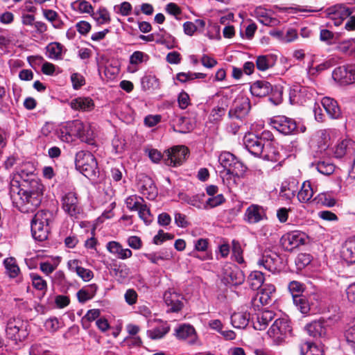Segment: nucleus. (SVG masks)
<instances>
[{"mask_svg": "<svg viewBox=\"0 0 355 355\" xmlns=\"http://www.w3.org/2000/svg\"><path fill=\"white\" fill-rule=\"evenodd\" d=\"M316 169L321 174L329 175L334 173L335 166L329 161H319L316 164Z\"/></svg>", "mask_w": 355, "mask_h": 355, "instance_id": "obj_44", "label": "nucleus"}, {"mask_svg": "<svg viewBox=\"0 0 355 355\" xmlns=\"http://www.w3.org/2000/svg\"><path fill=\"white\" fill-rule=\"evenodd\" d=\"M174 335L179 340H187L190 345L196 344L198 342L196 331L190 324H180L175 329Z\"/></svg>", "mask_w": 355, "mask_h": 355, "instance_id": "obj_20", "label": "nucleus"}, {"mask_svg": "<svg viewBox=\"0 0 355 355\" xmlns=\"http://www.w3.org/2000/svg\"><path fill=\"white\" fill-rule=\"evenodd\" d=\"M70 270L76 272L84 282H89L94 277L93 272L87 268H85L79 265V261L77 259L69 260L67 263Z\"/></svg>", "mask_w": 355, "mask_h": 355, "instance_id": "obj_29", "label": "nucleus"}, {"mask_svg": "<svg viewBox=\"0 0 355 355\" xmlns=\"http://www.w3.org/2000/svg\"><path fill=\"white\" fill-rule=\"evenodd\" d=\"M293 302L302 313L306 314L309 312L310 306L305 297L296 295L294 296Z\"/></svg>", "mask_w": 355, "mask_h": 355, "instance_id": "obj_42", "label": "nucleus"}, {"mask_svg": "<svg viewBox=\"0 0 355 355\" xmlns=\"http://www.w3.org/2000/svg\"><path fill=\"white\" fill-rule=\"evenodd\" d=\"M62 207L64 211L71 217L77 218L82 211L76 193L73 192H69L62 197Z\"/></svg>", "mask_w": 355, "mask_h": 355, "instance_id": "obj_13", "label": "nucleus"}, {"mask_svg": "<svg viewBox=\"0 0 355 355\" xmlns=\"http://www.w3.org/2000/svg\"><path fill=\"white\" fill-rule=\"evenodd\" d=\"M248 281L252 290H258L264 282L263 274L260 271H252L249 275Z\"/></svg>", "mask_w": 355, "mask_h": 355, "instance_id": "obj_36", "label": "nucleus"}, {"mask_svg": "<svg viewBox=\"0 0 355 355\" xmlns=\"http://www.w3.org/2000/svg\"><path fill=\"white\" fill-rule=\"evenodd\" d=\"M26 323L19 318H10L7 323L6 334L13 340H21L26 336Z\"/></svg>", "mask_w": 355, "mask_h": 355, "instance_id": "obj_12", "label": "nucleus"}, {"mask_svg": "<svg viewBox=\"0 0 355 355\" xmlns=\"http://www.w3.org/2000/svg\"><path fill=\"white\" fill-rule=\"evenodd\" d=\"M250 110V103L248 98L243 96H237L236 98L228 112L229 118L232 121H239V123L236 125H231L234 134H236L238 131L243 120L248 114Z\"/></svg>", "mask_w": 355, "mask_h": 355, "instance_id": "obj_4", "label": "nucleus"}, {"mask_svg": "<svg viewBox=\"0 0 355 355\" xmlns=\"http://www.w3.org/2000/svg\"><path fill=\"white\" fill-rule=\"evenodd\" d=\"M322 105L331 119H338L341 115V110L336 100L330 97H324L321 101Z\"/></svg>", "mask_w": 355, "mask_h": 355, "instance_id": "obj_30", "label": "nucleus"}, {"mask_svg": "<svg viewBox=\"0 0 355 355\" xmlns=\"http://www.w3.org/2000/svg\"><path fill=\"white\" fill-rule=\"evenodd\" d=\"M76 168L85 177L92 178L98 173L95 157L89 151L80 150L76 155Z\"/></svg>", "mask_w": 355, "mask_h": 355, "instance_id": "obj_5", "label": "nucleus"}, {"mask_svg": "<svg viewBox=\"0 0 355 355\" xmlns=\"http://www.w3.org/2000/svg\"><path fill=\"white\" fill-rule=\"evenodd\" d=\"M336 158L345 157L352 164L350 176L355 178V142L351 139H345L338 144L334 150Z\"/></svg>", "mask_w": 355, "mask_h": 355, "instance_id": "obj_8", "label": "nucleus"}, {"mask_svg": "<svg viewBox=\"0 0 355 355\" xmlns=\"http://www.w3.org/2000/svg\"><path fill=\"white\" fill-rule=\"evenodd\" d=\"M125 266L117 265L116 263H114L112 266V270L113 271L114 275L116 277L125 278L128 273L126 272V269L123 268Z\"/></svg>", "mask_w": 355, "mask_h": 355, "instance_id": "obj_62", "label": "nucleus"}, {"mask_svg": "<svg viewBox=\"0 0 355 355\" xmlns=\"http://www.w3.org/2000/svg\"><path fill=\"white\" fill-rule=\"evenodd\" d=\"M84 125L85 124L79 120L68 122L64 127V130H62L61 139L69 142L73 140V136L79 138L82 131H84Z\"/></svg>", "mask_w": 355, "mask_h": 355, "instance_id": "obj_18", "label": "nucleus"}, {"mask_svg": "<svg viewBox=\"0 0 355 355\" xmlns=\"http://www.w3.org/2000/svg\"><path fill=\"white\" fill-rule=\"evenodd\" d=\"M315 190L311 185L310 181H305L302 183L297 197L298 200L302 203H309L313 202V196Z\"/></svg>", "mask_w": 355, "mask_h": 355, "instance_id": "obj_32", "label": "nucleus"}, {"mask_svg": "<svg viewBox=\"0 0 355 355\" xmlns=\"http://www.w3.org/2000/svg\"><path fill=\"white\" fill-rule=\"evenodd\" d=\"M245 276L234 264L226 263L223 268L222 282L226 285L237 286L243 284Z\"/></svg>", "mask_w": 355, "mask_h": 355, "instance_id": "obj_10", "label": "nucleus"}, {"mask_svg": "<svg viewBox=\"0 0 355 355\" xmlns=\"http://www.w3.org/2000/svg\"><path fill=\"white\" fill-rule=\"evenodd\" d=\"M263 154V159L276 162L280 159V154L274 141H267L264 145Z\"/></svg>", "mask_w": 355, "mask_h": 355, "instance_id": "obj_33", "label": "nucleus"}, {"mask_svg": "<svg viewBox=\"0 0 355 355\" xmlns=\"http://www.w3.org/2000/svg\"><path fill=\"white\" fill-rule=\"evenodd\" d=\"M274 344L283 343L286 338L292 334L291 322L287 318L276 319L267 332Z\"/></svg>", "mask_w": 355, "mask_h": 355, "instance_id": "obj_6", "label": "nucleus"}, {"mask_svg": "<svg viewBox=\"0 0 355 355\" xmlns=\"http://www.w3.org/2000/svg\"><path fill=\"white\" fill-rule=\"evenodd\" d=\"M272 64L271 58L268 55H259L256 60L257 68L260 71H266L271 67Z\"/></svg>", "mask_w": 355, "mask_h": 355, "instance_id": "obj_46", "label": "nucleus"}, {"mask_svg": "<svg viewBox=\"0 0 355 355\" xmlns=\"http://www.w3.org/2000/svg\"><path fill=\"white\" fill-rule=\"evenodd\" d=\"M279 195L287 200L295 196V191L291 188V183L284 182L280 188Z\"/></svg>", "mask_w": 355, "mask_h": 355, "instance_id": "obj_50", "label": "nucleus"}, {"mask_svg": "<svg viewBox=\"0 0 355 355\" xmlns=\"http://www.w3.org/2000/svg\"><path fill=\"white\" fill-rule=\"evenodd\" d=\"M71 80L73 87L75 89H78L85 84V80L83 76L78 73H73L71 76Z\"/></svg>", "mask_w": 355, "mask_h": 355, "instance_id": "obj_55", "label": "nucleus"}, {"mask_svg": "<svg viewBox=\"0 0 355 355\" xmlns=\"http://www.w3.org/2000/svg\"><path fill=\"white\" fill-rule=\"evenodd\" d=\"M307 89L304 87L296 85L290 90V99L293 102L302 103V98L307 95Z\"/></svg>", "mask_w": 355, "mask_h": 355, "instance_id": "obj_40", "label": "nucleus"}, {"mask_svg": "<svg viewBox=\"0 0 355 355\" xmlns=\"http://www.w3.org/2000/svg\"><path fill=\"white\" fill-rule=\"evenodd\" d=\"M106 249L109 252L121 259H126L132 255L130 249L123 248L121 243L114 241L108 242L106 245Z\"/></svg>", "mask_w": 355, "mask_h": 355, "instance_id": "obj_28", "label": "nucleus"}, {"mask_svg": "<svg viewBox=\"0 0 355 355\" xmlns=\"http://www.w3.org/2000/svg\"><path fill=\"white\" fill-rule=\"evenodd\" d=\"M305 329L307 334L313 338H322L327 334V327L324 321H313L306 324Z\"/></svg>", "mask_w": 355, "mask_h": 355, "instance_id": "obj_31", "label": "nucleus"}, {"mask_svg": "<svg viewBox=\"0 0 355 355\" xmlns=\"http://www.w3.org/2000/svg\"><path fill=\"white\" fill-rule=\"evenodd\" d=\"M273 125L275 129L284 135L304 133L306 130L303 124H297L294 119L284 116L275 119Z\"/></svg>", "mask_w": 355, "mask_h": 355, "instance_id": "obj_9", "label": "nucleus"}, {"mask_svg": "<svg viewBox=\"0 0 355 355\" xmlns=\"http://www.w3.org/2000/svg\"><path fill=\"white\" fill-rule=\"evenodd\" d=\"M35 168L31 162L24 163L17 173L13 174L11 179L16 178L19 181V180H23L22 184H28V182L31 180H37L35 178Z\"/></svg>", "mask_w": 355, "mask_h": 355, "instance_id": "obj_22", "label": "nucleus"}, {"mask_svg": "<svg viewBox=\"0 0 355 355\" xmlns=\"http://www.w3.org/2000/svg\"><path fill=\"white\" fill-rule=\"evenodd\" d=\"M161 118L159 114L148 115L144 119V124L149 128H152L160 122Z\"/></svg>", "mask_w": 355, "mask_h": 355, "instance_id": "obj_64", "label": "nucleus"}, {"mask_svg": "<svg viewBox=\"0 0 355 355\" xmlns=\"http://www.w3.org/2000/svg\"><path fill=\"white\" fill-rule=\"evenodd\" d=\"M145 257L153 263L157 264L159 261L168 260L171 258V254L166 252H159L145 254Z\"/></svg>", "mask_w": 355, "mask_h": 355, "instance_id": "obj_45", "label": "nucleus"}, {"mask_svg": "<svg viewBox=\"0 0 355 355\" xmlns=\"http://www.w3.org/2000/svg\"><path fill=\"white\" fill-rule=\"evenodd\" d=\"M264 219H267L266 211L260 205L252 204L245 211L244 220L250 224L258 223Z\"/></svg>", "mask_w": 355, "mask_h": 355, "instance_id": "obj_19", "label": "nucleus"}, {"mask_svg": "<svg viewBox=\"0 0 355 355\" xmlns=\"http://www.w3.org/2000/svg\"><path fill=\"white\" fill-rule=\"evenodd\" d=\"M189 154V149L184 146H175L168 151V158L165 159L167 165L177 166L182 164Z\"/></svg>", "mask_w": 355, "mask_h": 355, "instance_id": "obj_17", "label": "nucleus"}, {"mask_svg": "<svg viewBox=\"0 0 355 355\" xmlns=\"http://www.w3.org/2000/svg\"><path fill=\"white\" fill-rule=\"evenodd\" d=\"M352 13V10L343 5H336L327 10V15L336 26H340Z\"/></svg>", "mask_w": 355, "mask_h": 355, "instance_id": "obj_16", "label": "nucleus"}, {"mask_svg": "<svg viewBox=\"0 0 355 355\" xmlns=\"http://www.w3.org/2000/svg\"><path fill=\"white\" fill-rule=\"evenodd\" d=\"M232 254L236 262L239 263H243V250L239 242L235 240L232 241Z\"/></svg>", "mask_w": 355, "mask_h": 355, "instance_id": "obj_51", "label": "nucleus"}, {"mask_svg": "<svg viewBox=\"0 0 355 355\" xmlns=\"http://www.w3.org/2000/svg\"><path fill=\"white\" fill-rule=\"evenodd\" d=\"M69 105L76 111L90 112L94 108V101L90 97L80 96L72 99Z\"/></svg>", "mask_w": 355, "mask_h": 355, "instance_id": "obj_26", "label": "nucleus"}, {"mask_svg": "<svg viewBox=\"0 0 355 355\" xmlns=\"http://www.w3.org/2000/svg\"><path fill=\"white\" fill-rule=\"evenodd\" d=\"M301 355H323V351L316 345L306 342L301 345Z\"/></svg>", "mask_w": 355, "mask_h": 355, "instance_id": "obj_39", "label": "nucleus"}, {"mask_svg": "<svg viewBox=\"0 0 355 355\" xmlns=\"http://www.w3.org/2000/svg\"><path fill=\"white\" fill-rule=\"evenodd\" d=\"M139 191L141 193L146 196L149 200H153L157 196V189L153 180L148 177L144 176L138 184Z\"/></svg>", "mask_w": 355, "mask_h": 355, "instance_id": "obj_27", "label": "nucleus"}, {"mask_svg": "<svg viewBox=\"0 0 355 355\" xmlns=\"http://www.w3.org/2000/svg\"><path fill=\"white\" fill-rule=\"evenodd\" d=\"M250 92L252 95L259 97L266 96L272 92V96L270 98V101L276 105L282 102V89L277 87L273 88L267 81H256L251 85Z\"/></svg>", "mask_w": 355, "mask_h": 355, "instance_id": "obj_7", "label": "nucleus"}, {"mask_svg": "<svg viewBox=\"0 0 355 355\" xmlns=\"http://www.w3.org/2000/svg\"><path fill=\"white\" fill-rule=\"evenodd\" d=\"M243 144L251 154L259 157L263 154L266 143L262 142L259 136L248 133L244 136Z\"/></svg>", "mask_w": 355, "mask_h": 355, "instance_id": "obj_15", "label": "nucleus"}, {"mask_svg": "<svg viewBox=\"0 0 355 355\" xmlns=\"http://www.w3.org/2000/svg\"><path fill=\"white\" fill-rule=\"evenodd\" d=\"M275 316V313L270 310L265 309L259 311L256 313L255 319L252 318L253 327L259 331L266 329Z\"/></svg>", "mask_w": 355, "mask_h": 355, "instance_id": "obj_24", "label": "nucleus"}, {"mask_svg": "<svg viewBox=\"0 0 355 355\" xmlns=\"http://www.w3.org/2000/svg\"><path fill=\"white\" fill-rule=\"evenodd\" d=\"M307 239L308 236L304 232L292 231L284 235L281 239V241L282 245L286 250L291 251L305 244Z\"/></svg>", "mask_w": 355, "mask_h": 355, "instance_id": "obj_11", "label": "nucleus"}, {"mask_svg": "<svg viewBox=\"0 0 355 355\" xmlns=\"http://www.w3.org/2000/svg\"><path fill=\"white\" fill-rule=\"evenodd\" d=\"M182 297L173 290L166 291L164 294V300L166 305L168 307V311L178 312L182 306Z\"/></svg>", "mask_w": 355, "mask_h": 355, "instance_id": "obj_23", "label": "nucleus"}, {"mask_svg": "<svg viewBox=\"0 0 355 355\" xmlns=\"http://www.w3.org/2000/svg\"><path fill=\"white\" fill-rule=\"evenodd\" d=\"M170 328L167 325H162L148 331V335L150 338L155 340L163 338L169 331Z\"/></svg>", "mask_w": 355, "mask_h": 355, "instance_id": "obj_48", "label": "nucleus"}, {"mask_svg": "<svg viewBox=\"0 0 355 355\" xmlns=\"http://www.w3.org/2000/svg\"><path fill=\"white\" fill-rule=\"evenodd\" d=\"M311 256L306 253H300L295 259V265L298 270L304 269L311 262Z\"/></svg>", "mask_w": 355, "mask_h": 355, "instance_id": "obj_49", "label": "nucleus"}, {"mask_svg": "<svg viewBox=\"0 0 355 355\" xmlns=\"http://www.w3.org/2000/svg\"><path fill=\"white\" fill-rule=\"evenodd\" d=\"M178 102L179 107L184 110L190 104V98L189 94L185 92H182L178 96Z\"/></svg>", "mask_w": 355, "mask_h": 355, "instance_id": "obj_60", "label": "nucleus"}, {"mask_svg": "<svg viewBox=\"0 0 355 355\" xmlns=\"http://www.w3.org/2000/svg\"><path fill=\"white\" fill-rule=\"evenodd\" d=\"M345 337L347 343L355 348V320L353 325L346 331Z\"/></svg>", "mask_w": 355, "mask_h": 355, "instance_id": "obj_61", "label": "nucleus"}, {"mask_svg": "<svg viewBox=\"0 0 355 355\" xmlns=\"http://www.w3.org/2000/svg\"><path fill=\"white\" fill-rule=\"evenodd\" d=\"M275 292V287L272 284H265L260 292L257 293L256 297L252 300L254 305L259 306V302L261 305H266L271 302L273 294Z\"/></svg>", "mask_w": 355, "mask_h": 355, "instance_id": "obj_25", "label": "nucleus"}, {"mask_svg": "<svg viewBox=\"0 0 355 355\" xmlns=\"http://www.w3.org/2000/svg\"><path fill=\"white\" fill-rule=\"evenodd\" d=\"M48 57L51 59L58 60L61 58L62 46L58 42H53L46 46Z\"/></svg>", "mask_w": 355, "mask_h": 355, "instance_id": "obj_41", "label": "nucleus"}, {"mask_svg": "<svg viewBox=\"0 0 355 355\" xmlns=\"http://www.w3.org/2000/svg\"><path fill=\"white\" fill-rule=\"evenodd\" d=\"M30 277L32 285L35 289L39 291H46L47 289V283L41 276L35 273H31Z\"/></svg>", "mask_w": 355, "mask_h": 355, "instance_id": "obj_47", "label": "nucleus"}, {"mask_svg": "<svg viewBox=\"0 0 355 355\" xmlns=\"http://www.w3.org/2000/svg\"><path fill=\"white\" fill-rule=\"evenodd\" d=\"M21 184L15 178L9 185V195L13 204L24 213L34 211L43 199L44 186L40 180H31L28 184Z\"/></svg>", "mask_w": 355, "mask_h": 355, "instance_id": "obj_1", "label": "nucleus"}, {"mask_svg": "<svg viewBox=\"0 0 355 355\" xmlns=\"http://www.w3.org/2000/svg\"><path fill=\"white\" fill-rule=\"evenodd\" d=\"M3 263L10 277L15 278L19 275L20 269L15 258H7L4 260Z\"/></svg>", "mask_w": 355, "mask_h": 355, "instance_id": "obj_38", "label": "nucleus"}, {"mask_svg": "<svg viewBox=\"0 0 355 355\" xmlns=\"http://www.w3.org/2000/svg\"><path fill=\"white\" fill-rule=\"evenodd\" d=\"M225 201V198L223 194H218L216 196H211L207 199L206 202V207H209L210 208H213L220 205Z\"/></svg>", "mask_w": 355, "mask_h": 355, "instance_id": "obj_54", "label": "nucleus"}, {"mask_svg": "<svg viewBox=\"0 0 355 355\" xmlns=\"http://www.w3.org/2000/svg\"><path fill=\"white\" fill-rule=\"evenodd\" d=\"M257 263L259 266H263L267 270L274 272L278 268L280 263V258L276 252L265 251Z\"/></svg>", "mask_w": 355, "mask_h": 355, "instance_id": "obj_21", "label": "nucleus"}, {"mask_svg": "<svg viewBox=\"0 0 355 355\" xmlns=\"http://www.w3.org/2000/svg\"><path fill=\"white\" fill-rule=\"evenodd\" d=\"M173 239V235L165 233L163 230H159L158 234L155 236L153 239L154 243L156 245L161 244L162 242L166 240H171Z\"/></svg>", "mask_w": 355, "mask_h": 355, "instance_id": "obj_59", "label": "nucleus"}, {"mask_svg": "<svg viewBox=\"0 0 355 355\" xmlns=\"http://www.w3.org/2000/svg\"><path fill=\"white\" fill-rule=\"evenodd\" d=\"M93 137L94 133L93 131L90 129V127L88 125L85 124L84 131H82L79 139L83 142L92 144Z\"/></svg>", "mask_w": 355, "mask_h": 355, "instance_id": "obj_56", "label": "nucleus"}, {"mask_svg": "<svg viewBox=\"0 0 355 355\" xmlns=\"http://www.w3.org/2000/svg\"><path fill=\"white\" fill-rule=\"evenodd\" d=\"M147 56V55L141 51H135L130 58V63L132 64H139L143 62L144 58Z\"/></svg>", "mask_w": 355, "mask_h": 355, "instance_id": "obj_63", "label": "nucleus"}, {"mask_svg": "<svg viewBox=\"0 0 355 355\" xmlns=\"http://www.w3.org/2000/svg\"><path fill=\"white\" fill-rule=\"evenodd\" d=\"M137 293L132 288L128 289L124 295L125 300L129 305H133L136 304L137 301Z\"/></svg>", "mask_w": 355, "mask_h": 355, "instance_id": "obj_58", "label": "nucleus"}, {"mask_svg": "<svg viewBox=\"0 0 355 355\" xmlns=\"http://www.w3.org/2000/svg\"><path fill=\"white\" fill-rule=\"evenodd\" d=\"M250 318V313L248 312L234 313L231 316V323L235 328L244 329L248 326Z\"/></svg>", "mask_w": 355, "mask_h": 355, "instance_id": "obj_35", "label": "nucleus"}, {"mask_svg": "<svg viewBox=\"0 0 355 355\" xmlns=\"http://www.w3.org/2000/svg\"><path fill=\"white\" fill-rule=\"evenodd\" d=\"M144 202L143 198L137 195L130 196L125 200L126 206L130 211H137Z\"/></svg>", "mask_w": 355, "mask_h": 355, "instance_id": "obj_43", "label": "nucleus"}, {"mask_svg": "<svg viewBox=\"0 0 355 355\" xmlns=\"http://www.w3.org/2000/svg\"><path fill=\"white\" fill-rule=\"evenodd\" d=\"M343 259L349 263H355V238L348 239L342 251Z\"/></svg>", "mask_w": 355, "mask_h": 355, "instance_id": "obj_34", "label": "nucleus"}, {"mask_svg": "<svg viewBox=\"0 0 355 355\" xmlns=\"http://www.w3.org/2000/svg\"><path fill=\"white\" fill-rule=\"evenodd\" d=\"M313 202L328 207H332L336 205V200L329 193H320L313 198Z\"/></svg>", "mask_w": 355, "mask_h": 355, "instance_id": "obj_37", "label": "nucleus"}, {"mask_svg": "<svg viewBox=\"0 0 355 355\" xmlns=\"http://www.w3.org/2000/svg\"><path fill=\"white\" fill-rule=\"evenodd\" d=\"M334 80L342 84H351L355 82V66L343 65L336 68L332 73Z\"/></svg>", "mask_w": 355, "mask_h": 355, "instance_id": "obj_14", "label": "nucleus"}, {"mask_svg": "<svg viewBox=\"0 0 355 355\" xmlns=\"http://www.w3.org/2000/svg\"><path fill=\"white\" fill-rule=\"evenodd\" d=\"M51 218L52 214L49 211L40 210L35 214L31 221V233L35 240L44 241L47 239Z\"/></svg>", "mask_w": 355, "mask_h": 355, "instance_id": "obj_3", "label": "nucleus"}, {"mask_svg": "<svg viewBox=\"0 0 355 355\" xmlns=\"http://www.w3.org/2000/svg\"><path fill=\"white\" fill-rule=\"evenodd\" d=\"M137 211L139 217L145 222V223L148 224L151 222L150 211L146 205L143 203L137 209Z\"/></svg>", "mask_w": 355, "mask_h": 355, "instance_id": "obj_53", "label": "nucleus"}, {"mask_svg": "<svg viewBox=\"0 0 355 355\" xmlns=\"http://www.w3.org/2000/svg\"><path fill=\"white\" fill-rule=\"evenodd\" d=\"M44 326L48 331L53 333L59 329L60 323L58 318H50L46 320Z\"/></svg>", "mask_w": 355, "mask_h": 355, "instance_id": "obj_57", "label": "nucleus"}, {"mask_svg": "<svg viewBox=\"0 0 355 355\" xmlns=\"http://www.w3.org/2000/svg\"><path fill=\"white\" fill-rule=\"evenodd\" d=\"M218 162L225 169L223 182L229 188L236 184V179L245 171V166L232 153L223 152L218 157Z\"/></svg>", "mask_w": 355, "mask_h": 355, "instance_id": "obj_2", "label": "nucleus"}, {"mask_svg": "<svg viewBox=\"0 0 355 355\" xmlns=\"http://www.w3.org/2000/svg\"><path fill=\"white\" fill-rule=\"evenodd\" d=\"M95 19L100 24H107L110 21L109 12L105 8H101L95 13Z\"/></svg>", "mask_w": 355, "mask_h": 355, "instance_id": "obj_52", "label": "nucleus"}]
</instances>
